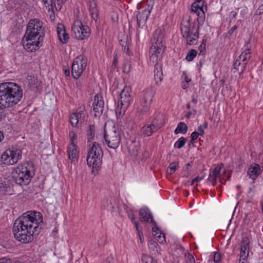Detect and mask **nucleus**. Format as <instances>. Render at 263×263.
<instances>
[{"label": "nucleus", "mask_w": 263, "mask_h": 263, "mask_svg": "<svg viewBox=\"0 0 263 263\" xmlns=\"http://www.w3.org/2000/svg\"><path fill=\"white\" fill-rule=\"evenodd\" d=\"M155 91L151 87L142 91L140 99V106L138 108V112L143 114L147 111L152 104Z\"/></svg>", "instance_id": "obj_11"}, {"label": "nucleus", "mask_w": 263, "mask_h": 263, "mask_svg": "<svg viewBox=\"0 0 263 263\" xmlns=\"http://www.w3.org/2000/svg\"><path fill=\"white\" fill-rule=\"evenodd\" d=\"M87 135L88 142H90V140L93 138L95 135V126L93 125H89Z\"/></svg>", "instance_id": "obj_31"}, {"label": "nucleus", "mask_w": 263, "mask_h": 263, "mask_svg": "<svg viewBox=\"0 0 263 263\" xmlns=\"http://www.w3.org/2000/svg\"><path fill=\"white\" fill-rule=\"evenodd\" d=\"M0 263H11V261L9 258L4 257L0 258Z\"/></svg>", "instance_id": "obj_45"}, {"label": "nucleus", "mask_w": 263, "mask_h": 263, "mask_svg": "<svg viewBox=\"0 0 263 263\" xmlns=\"http://www.w3.org/2000/svg\"><path fill=\"white\" fill-rule=\"evenodd\" d=\"M126 146L129 154L133 156L138 155L140 149V143L136 138L128 139L126 141Z\"/></svg>", "instance_id": "obj_17"}, {"label": "nucleus", "mask_w": 263, "mask_h": 263, "mask_svg": "<svg viewBox=\"0 0 263 263\" xmlns=\"http://www.w3.org/2000/svg\"><path fill=\"white\" fill-rule=\"evenodd\" d=\"M250 52H249V49L245 50L243 51L241 54L239 56L240 59L242 60V63L244 62V64L246 65L247 64L248 60L250 58Z\"/></svg>", "instance_id": "obj_30"}, {"label": "nucleus", "mask_w": 263, "mask_h": 263, "mask_svg": "<svg viewBox=\"0 0 263 263\" xmlns=\"http://www.w3.org/2000/svg\"><path fill=\"white\" fill-rule=\"evenodd\" d=\"M192 102L194 103H197V99H196V98H193L192 99Z\"/></svg>", "instance_id": "obj_61"}, {"label": "nucleus", "mask_w": 263, "mask_h": 263, "mask_svg": "<svg viewBox=\"0 0 263 263\" xmlns=\"http://www.w3.org/2000/svg\"><path fill=\"white\" fill-rule=\"evenodd\" d=\"M57 30L58 35L60 41L62 43H66L69 39V35L66 32L65 26L62 24H59Z\"/></svg>", "instance_id": "obj_24"}, {"label": "nucleus", "mask_w": 263, "mask_h": 263, "mask_svg": "<svg viewBox=\"0 0 263 263\" xmlns=\"http://www.w3.org/2000/svg\"><path fill=\"white\" fill-rule=\"evenodd\" d=\"M161 233H160V234L157 236V241L160 243H163V242L165 241V236L164 235L161 236Z\"/></svg>", "instance_id": "obj_43"}, {"label": "nucleus", "mask_w": 263, "mask_h": 263, "mask_svg": "<svg viewBox=\"0 0 263 263\" xmlns=\"http://www.w3.org/2000/svg\"><path fill=\"white\" fill-rule=\"evenodd\" d=\"M263 167L256 163H252L248 168V175L252 180H255L262 172Z\"/></svg>", "instance_id": "obj_18"}, {"label": "nucleus", "mask_w": 263, "mask_h": 263, "mask_svg": "<svg viewBox=\"0 0 263 263\" xmlns=\"http://www.w3.org/2000/svg\"><path fill=\"white\" fill-rule=\"evenodd\" d=\"M45 4H47L48 6H52V0H43Z\"/></svg>", "instance_id": "obj_48"}, {"label": "nucleus", "mask_w": 263, "mask_h": 263, "mask_svg": "<svg viewBox=\"0 0 263 263\" xmlns=\"http://www.w3.org/2000/svg\"><path fill=\"white\" fill-rule=\"evenodd\" d=\"M42 22L39 19L31 20L27 26L25 34L22 40V44L28 52L35 50L39 47L40 42L43 40L40 31Z\"/></svg>", "instance_id": "obj_4"}, {"label": "nucleus", "mask_w": 263, "mask_h": 263, "mask_svg": "<svg viewBox=\"0 0 263 263\" xmlns=\"http://www.w3.org/2000/svg\"><path fill=\"white\" fill-rule=\"evenodd\" d=\"M206 41L205 40H202L201 44L199 47V50L200 51V54H204L205 49H206Z\"/></svg>", "instance_id": "obj_36"}, {"label": "nucleus", "mask_w": 263, "mask_h": 263, "mask_svg": "<svg viewBox=\"0 0 263 263\" xmlns=\"http://www.w3.org/2000/svg\"><path fill=\"white\" fill-rule=\"evenodd\" d=\"M261 210H262V212L263 213V200H262V201L261 202Z\"/></svg>", "instance_id": "obj_64"}, {"label": "nucleus", "mask_w": 263, "mask_h": 263, "mask_svg": "<svg viewBox=\"0 0 263 263\" xmlns=\"http://www.w3.org/2000/svg\"><path fill=\"white\" fill-rule=\"evenodd\" d=\"M185 263H195V260L193 255L190 254L185 255Z\"/></svg>", "instance_id": "obj_37"}, {"label": "nucleus", "mask_w": 263, "mask_h": 263, "mask_svg": "<svg viewBox=\"0 0 263 263\" xmlns=\"http://www.w3.org/2000/svg\"><path fill=\"white\" fill-rule=\"evenodd\" d=\"M104 101L101 95L97 94L95 96L93 110L95 112V116H100L104 109Z\"/></svg>", "instance_id": "obj_16"}, {"label": "nucleus", "mask_w": 263, "mask_h": 263, "mask_svg": "<svg viewBox=\"0 0 263 263\" xmlns=\"http://www.w3.org/2000/svg\"><path fill=\"white\" fill-rule=\"evenodd\" d=\"M103 152L101 146L95 142L88 151L87 157V164L93 168H97L101 166L102 162Z\"/></svg>", "instance_id": "obj_7"}, {"label": "nucleus", "mask_w": 263, "mask_h": 263, "mask_svg": "<svg viewBox=\"0 0 263 263\" xmlns=\"http://www.w3.org/2000/svg\"><path fill=\"white\" fill-rule=\"evenodd\" d=\"M199 136V135L198 134V132H194L191 134V138L192 140H195L198 138Z\"/></svg>", "instance_id": "obj_44"}, {"label": "nucleus", "mask_w": 263, "mask_h": 263, "mask_svg": "<svg viewBox=\"0 0 263 263\" xmlns=\"http://www.w3.org/2000/svg\"><path fill=\"white\" fill-rule=\"evenodd\" d=\"M208 127V123L206 122H205L203 124V127L204 128H206Z\"/></svg>", "instance_id": "obj_59"}, {"label": "nucleus", "mask_w": 263, "mask_h": 263, "mask_svg": "<svg viewBox=\"0 0 263 263\" xmlns=\"http://www.w3.org/2000/svg\"><path fill=\"white\" fill-rule=\"evenodd\" d=\"M153 231L154 232H156V234H159L158 232L159 231V228L158 227H154L153 228Z\"/></svg>", "instance_id": "obj_53"}, {"label": "nucleus", "mask_w": 263, "mask_h": 263, "mask_svg": "<svg viewBox=\"0 0 263 263\" xmlns=\"http://www.w3.org/2000/svg\"><path fill=\"white\" fill-rule=\"evenodd\" d=\"M250 240L248 237H244L241 241V248L240 252L239 261L245 263L244 261L247 260L249 255Z\"/></svg>", "instance_id": "obj_15"}, {"label": "nucleus", "mask_w": 263, "mask_h": 263, "mask_svg": "<svg viewBox=\"0 0 263 263\" xmlns=\"http://www.w3.org/2000/svg\"><path fill=\"white\" fill-rule=\"evenodd\" d=\"M63 4L62 3H58V2H57V5H55V9L58 10H60L61 9V7H62V5Z\"/></svg>", "instance_id": "obj_51"}, {"label": "nucleus", "mask_w": 263, "mask_h": 263, "mask_svg": "<svg viewBox=\"0 0 263 263\" xmlns=\"http://www.w3.org/2000/svg\"><path fill=\"white\" fill-rule=\"evenodd\" d=\"M72 35L77 39L83 40L89 37L91 33L90 28L83 25L81 21H76L71 27Z\"/></svg>", "instance_id": "obj_12"}, {"label": "nucleus", "mask_w": 263, "mask_h": 263, "mask_svg": "<svg viewBox=\"0 0 263 263\" xmlns=\"http://www.w3.org/2000/svg\"><path fill=\"white\" fill-rule=\"evenodd\" d=\"M157 120L156 118L154 119L152 123L149 124H146L141 129V132L146 136H151L154 132H156L160 126L157 123Z\"/></svg>", "instance_id": "obj_19"}, {"label": "nucleus", "mask_w": 263, "mask_h": 263, "mask_svg": "<svg viewBox=\"0 0 263 263\" xmlns=\"http://www.w3.org/2000/svg\"><path fill=\"white\" fill-rule=\"evenodd\" d=\"M131 220L133 222V223H134L135 226V227L136 228V230H137V231L138 232V233L139 234V226H138V222L135 221V217H134V215H132Z\"/></svg>", "instance_id": "obj_42"}, {"label": "nucleus", "mask_w": 263, "mask_h": 263, "mask_svg": "<svg viewBox=\"0 0 263 263\" xmlns=\"http://www.w3.org/2000/svg\"><path fill=\"white\" fill-rule=\"evenodd\" d=\"M4 138V135L3 132L0 131V142L2 141Z\"/></svg>", "instance_id": "obj_57"}, {"label": "nucleus", "mask_w": 263, "mask_h": 263, "mask_svg": "<svg viewBox=\"0 0 263 263\" xmlns=\"http://www.w3.org/2000/svg\"><path fill=\"white\" fill-rule=\"evenodd\" d=\"M130 64L128 63L124 64L123 66V72L128 73L130 71Z\"/></svg>", "instance_id": "obj_40"}, {"label": "nucleus", "mask_w": 263, "mask_h": 263, "mask_svg": "<svg viewBox=\"0 0 263 263\" xmlns=\"http://www.w3.org/2000/svg\"><path fill=\"white\" fill-rule=\"evenodd\" d=\"M87 63V58L83 55H80L73 61L72 66V76L75 79H78L83 72Z\"/></svg>", "instance_id": "obj_14"}, {"label": "nucleus", "mask_w": 263, "mask_h": 263, "mask_svg": "<svg viewBox=\"0 0 263 263\" xmlns=\"http://www.w3.org/2000/svg\"><path fill=\"white\" fill-rule=\"evenodd\" d=\"M213 261L215 263H220L221 255L218 253H215L213 256Z\"/></svg>", "instance_id": "obj_38"}, {"label": "nucleus", "mask_w": 263, "mask_h": 263, "mask_svg": "<svg viewBox=\"0 0 263 263\" xmlns=\"http://www.w3.org/2000/svg\"><path fill=\"white\" fill-rule=\"evenodd\" d=\"M139 215L140 216L141 221L148 222L149 220L151 219L152 223H156L153 219L152 215L148 209L143 208L140 209L139 211Z\"/></svg>", "instance_id": "obj_25"}, {"label": "nucleus", "mask_w": 263, "mask_h": 263, "mask_svg": "<svg viewBox=\"0 0 263 263\" xmlns=\"http://www.w3.org/2000/svg\"><path fill=\"white\" fill-rule=\"evenodd\" d=\"M237 26L236 25L234 26L233 27H232L228 31V34L230 35H231L232 33L234 32V31L237 29Z\"/></svg>", "instance_id": "obj_46"}, {"label": "nucleus", "mask_w": 263, "mask_h": 263, "mask_svg": "<svg viewBox=\"0 0 263 263\" xmlns=\"http://www.w3.org/2000/svg\"><path fill=\"white\" fill-rule=\"evenodd\" d=\"M22 96V89L18 84L11 82L0 84V120L4 109L16 105Z\"/></svg>", "instance_id": "obj_3"}, {"label": "nucleus", "mask_w": 263, "mask_h": 263, "mask_svg": "<svg viewBox=\"0 0 263 263\" xmlns=\"http://www.w3.org/2000/svg\"><path fill=\"white\" fill-rule=\"evenodd\" d=\"M117 62H118V57H117V54H116L114 56V59L112 66H114L115 67Z\"/></svg>", "instance_id": "obj_49"}, {"label": "nucleus", "mask_w": 263, "mask_h": 263, "mask_svg": "<svg viewBox=\"0 0 263 263\" xmlns=\"http://www.w3.org/2000/svg\"><path fill=\"white\" fill-rule=\"evenodd\" d=\"M34 170L32 163L24 162L18 165L12 172V178L14 181L20 185H27L30 181L31 171Z\"/></svg>", "instance_id": "obj_6"}, {"label": "nucleus", "mask_w": 263, "mask_h": 263, "mask_svg": "<svg viewBox=\"0 0 263 263\" xmlns=\"http://www.w3.org/2000/svg\"><path fill=\"white\" fill-rule=\"evenodd\" d=\"M191 115H192V112H191V111H188V112L186 113V115H185V117H186V118L189 119V118H190V117H191Z\"/></svg>", "instance_id": "obj_55"}, {"label": "nucleus", "mask_w": 263, "mask_h": 263, "mask_svg": "<svg viewBox=\"0 0 263 263\" xmlns=\"http://www.w3.org/2000/svg\"><path fill=\"white\" fill-rule=\"evenodd\" d=\"M12 191V186L10 180L5 178H0V193L10 195Z\"/></svg>", "instance_id": "obj_20"}, {"label": "nucleus", "mask_w": 263, "mask_h": 263, "mask_svg": "<svg viewBox=\"0 0 263 263\" xmlns=\"http://www.w3.org/2000/svg\"><path fill=\"white\" fill-rule=\"evenodd\" d=\"M66 0H57V2L63 4Z\"/></svg>", "instance_id": "obj_60"}, {"label": "nucleus", "mask_w": 263, "mask_h": 263, "mask_svg": "<svg viewBox=\"0 0 263 263\" xmlns=\"http://www.w3.org/2000/svg\"><path fill=\"white\" fill-rule=\"evenodd\" d=\"M186 142V140L184 137L180 138L175 143L174 146L178 148L182 147Z\"/></svg>", "instance_id": "obj_35"}, {"label": "nucleus", "mask_w": 263, "mask_h": 263, "mask_svg": "<svg viewBox=\"0 0 263 263\" xmlns=\"http://www.w3.org/2000/svg\"><path fill=\"white\" fill-rule=\"evenodd\" d=\"M185 81L186 83H189L191 81V79H188L186 77H185Z\"/></svg>", "instance_id": "obj_63"}, {"label": "nucleus", "mask_w": 263, "mask_h": 263, "mask_svg": "<svg viewBox=\"0 0 263 263\" xmlns=\"http://www.w3.org/2000/svg\"><path fill=\"white\" fill-rule=\"evenodd\" d=\"M187 130V125L183 122H180L178 124L177 127L175 130L174 132L176 134H178L179 133L184 134L186 133Z\"/></svg>", "instance_id": "obj_28"}, {"label": "nucleus", "mask_w": 263, "mask_h": 263, "mask_svg": "<svg viewBox=\"0 0 263 263\" xmlns=\"http://www.w3.org/2000/svg\"><path fill=\"white\" fill-rule=\"evenodd\" d=\"M96 3H95L93 1L92 2L90 1L89 11L91 17L95 21H97L98 18V11L96 8Z\"/></svg>", "instance_id": "obj_26"}, {"label": "nucleus", "mask_w": 263, "mask_h": 263, "mask_svg": "<svg viewBox=\"0 0 263 263\" xmlns=\"http://www.w3.org/2000/svg\"><path fill=\"white\" fill-rule=\"evenodd\" d=\"M69 158L71 162L78 160L79 157V150L74 143H70L68 147Z\"/></svg>", "instance_id": "obj_23"}, {"label": "nucleus", "mask_w": 263, "mask_h": 263, "mask_svg": "<svg viewBox=\"0 0 263 263\" xmlns=\"http://www.w3.org/2000/svg\"><path fill=\"white\" fill-rule=\"evenodd\" d=\"M196 55L197 51L195 49H191L188 52L185 59L187 61L191 62L193 60L194 58L196 56Z\"/></svg>", "instance_id": "obj_33"}, {"label": "nucleus", "mask_w": 263, "mask_h": 263, "mask_svg": "<svg viewBox=\"0 0 263 263\" xmlns=\"http://www.w3.org/2000/svg\"><path fill=\"white\" fill-rule=\"evenodd\" d=\"M65 73L67 76H69L70 74V71L69 69H65L64 70Z\"/></svg>", "instance_id": "obj_56"}, {"label": "nucleus", "mask_w": 263, "mask_h": 263, "mask_svg": "<svg viewBox=\"0 0 263 263\" xmlns=\"http://www.w3.org/2000/svg\"><path fill=\"white\" fill-rule=\"evenodd\" d=\"M221 169V167L219 165H217L215 167L212 172L210 174L209 176L208 182H210L212 184L213 186H215L216 183V179L217 178H219V181L221 183H223L222 179L220 176V172Z\"/></svg>", "instance_id": "obj_21"}, {"label": "nucleus", "mask_w": 263, "mask_h": 263, "mask_svg": "<svg viewBox=\"0 0 263 263\" xmlns=\"http://www.w3.org/2000/svg\"><path fill=\"white\" fill-rule=\"evenodd\" d=\"M178 167V164L177 162L171 163L167 169V172L171 175L174 173Z\"/></svg>", "instance_id": "obj_34"}, {"label": "nucleus", "mask_w": 263, "mask_h": 263, "mask_svg": "<svg viewBox=\"0 0 263 263\" xmlns=\"http://www.w3.org/2000/svg\"><path fill=\"white\" fill-rule=\"evenodd\" d=\"M151 13L149 10L144 9L139 12L137 15V25L139 28H142Z\"/></svg>", "instance_id": "obj_22"}, {"label": "nucleus", "mask_w": 263, "mask_h": 263, "mask_svg": "<svg viewBox=\"0 0 263 263\" xmlns=\"http://www.w3.org/2000/svg\"><path fill=\"white\" fill-rule=\"evenodd\" d=\"M112 260H113V258H111V257H107V258H106V261H107L108 263H110Z\"/></svg>", "instance_id": "obj_58"}, {"label": "nucleus", "mask_w": 263, "mask_h": 263, "mask_svg": "<svg viewBox=\"0 0 263 263\" xmlns=\"http://www.w3.org/2000/svg\"><path fill=\"white\" fill-rule=\"evenodd\" d=\"M204 176H202L201 177L198 176V177L195 178V180H196V183H197L199 181L202 180L204 178Z\"/></svg>", "instance_id": "obj_52"}, {"label": "nucleus", "mask_w": 263, "mask_h": 263, "mask_svg": "<svg viewBox=\"0 0 263 263\" xmlns=\"http://www.w3.org/2000/svg\"><path fill=\"white\" fill-rule=\"evenodd\" d=\"M198 130L199 132L198 134L200 136H202L204 134V132L201 126H199L198 127Z\"/></svg>", "instance_id": "obj_47"}, {"label": "nucleus", "mask_w": 263, "mask_h": 263, "mask_svg": "<svg viewBox=\"0 0 263 263\" xmlns=\"http://www.w3.org/2000/svg\"><path fill=\"white\" fill-rule=\"evenodd\" d=\"M196 183V180H195V178L193 179L191 183V185H193L194 184V183Z\"/></svg>", "instance_id": "obj_62"}, {"label": "nucleus", "mask_w": 263, "mask_h": 263, "mask_svg": "<svg viewBox=\"0 0 263 263\" xmlns=\"http://www.w3.org/2000/svg\"><path fill=\"white\" fill-rule=\"evenodd\" d=\"M181 31L183 37L185 38L186 43L190 45L196 44L198 38V29L195 25L191 27L189 20L181 24Z\"/></svg>", "instance_id": "obj_10"}, {"label": "nucleus", "mask_w": 263, "mask_h": 263, "mask_svg": "<svg viewBox=\"0 0 263 263\" xmlns=\"http://www.w3.org/2000/svg\"><path fill=\"white\" fill-rule=\"evenodd\" d=\"M81 116V113H73L70 116V122L72 126H76L78 125Z\"/></svg>", "instance_id": "obj_29"}, {"label": "nucleus", "mask_w": 263, "mask_h": 263, "mask_svg": "<svg viewBox=\"0 0 263 263\" xmlns=\"http://www.w3.org/2000/svg\"><path fill=\"white\" fill-rule=\"evenodd\" d=\"M203 2H202L201 4L199 3L198 2H196V1L193 3L191 6V10L192 11L197 13L199 15V11H202L203 13H204V11L203 10Z\"/></svg>", "instance_id": "obj_27"}, {"label": "nucleus", "mask_w": 263, "mask_h": 263, "mask_svg": "<svg viewBox=\"0 0 263 263\" xmlns=\"http://www.w3.org/2000/svg\"><path fill=\"white\" fill-rule=\"evenodd\" d=\"M130 92L131 89L128 87H125L121 91L116 109V114L118 118L122 117L129 106L132 100Z\"/></svg>", "instance_id": "obj_9"}, {"label": "nucleus", "mask_w": 263, "mask_h": 263, "mask_svg": "<svg viewBox=\"0 0 263 263\" xmlns=\"http://www.w3.org/2000/svg\"><path fill=\"white\" fill-rule=\"evenodd\" d=\"M258 10H259V13L261 14L263 12V4H262L259 8H258Z\"/></svg>", "instance_id": "obj_54"}, {"label": "nucleus", "mask_w": 263, "mask_h": 263, "mask_svg": "<svg viewBox=\"0 0 263 263\" xmlns=\"http://www.w3.org/2000/svg\"><path fill=\"white\" fill-rule=\"evenodd\" d=\"M34 170L32 163L24 162L18 165L12 172V178L14 181L20 185H27L30 181L31 171Z\"/></svg>", "instance_id": "obj_5"}, {"label": "nucleus", "mask_w": 263, "mask_h": 263, "mask_svg": "<svg viewBox=\"0 0 263 263\" xmlns=\"http://www.w3.org/2000/svg\"><path fill=\"white\" fill-rule=\"evenodd\" d=\"M236 14H237V13L235 11H232L230 13V17L232 18H234L235 17Z\"/></svg>", "instance_id": "obj_50"}, {"label": "nucleus", "mask_w": 263, "mask_h": 263, "mask_svg": "<svg viewBox=\"0 0 263 263\" xmlns=\"http://www.w3.org/2000/svg\"><path fill=\"white\" fill-rule=\"evenodd\" d=\"M234 68L240 71H243L246 67V65L244 64V62H239V61H235L234 65Z\"/></svg>", "instance_id": "obj_32"}, {"label": "nucleus", "mask_w": 263, "mask_h": 263, "mask_svg": "<svg viewBox=\"0 0 263 263\" xmlns=\"http://www.w3.org/2000/svg\"><path fill=\"white\" fill-rule=\"evenodd\" d=\"M121 45L122 47V49L124 51V52L127 51L128 50V45L127 44V40L126 41H121Z\"/></svg>", "instance_id": "obj_39"}, {"label": "nucleus", "mask_w": 263, "mask_h": 263, "mask_svg": "<svg viewBox=\"0 0 263 263\" xmlns=\"http://www.w3.org/2000/svg\"><path fill=\"white\" fill-rule=\"evenodd\" d=\"M22 151L20 149H8L3 153L1 159L5 165H13L16 163L22 157Z\"/></svg>", "instance_id": "obj_13"}, {"label": "nucleus", "mask_w": 263, "mask_h": 263, "mask_svg": "<svg viewBox=\"0 0 263 263\" xmlns=\"http://www.w3.org/2000/svg\"><path fill=\"white\" fill-rule=\"evenodd\" d=\"M69 137L71 140L70 143H74V140L76 139L77 137L75 133L73 131H71L69 133Z\"/></svg>", "instance_id": "obj_41"}, {"label": "nucleus", "mask_w": 263, "mask_h": 263, "mask_svg": "<svg viewBox=\"0 0 263 263\" xmlns=\"http://www.w3.org/2000/svg\"><path fill=\"white\" fill-rule=\"evenodd\" d=\"M104 138L106 144L109 148L116 149L119 146L121 142L120 131L115 126L107 128L105 126Z\"/></svg>", "instance_id": "obj_8"}, {"label": "nucleus", "mask_w": 263, "mask_h": 263, "mask_svg": "<svg viewBox=\"0 0 263 263\" xmlns=\"http://www.w3.org/2000/svg\"><path fill=\"white\" fill-rule=\"evenodd\" d=\"M165 30L158 28L154 33L151 39L150 47V61L155 64L154 78L157 84L161 83L163 80L162 64L159 63L164 50Z\"/></svg>", "instance_id": "obj_2"}, {"label": "nucleus", "mask_w": 263, "mask_h": 263, "mask_svg": "<svg viewBox=\"0 0 263 263\" xmlns=\"http://www.w3.org/2000/svg\"><path fill=\"white\" fill-rule=\"evenodd\" d=\"M43 222L42 215L36 211H28L17 218L13 226V233L15 239L24 243L33 240V236L39 234Z\"/></svg>", "instance_id": "obj_1"}]
</instances>
